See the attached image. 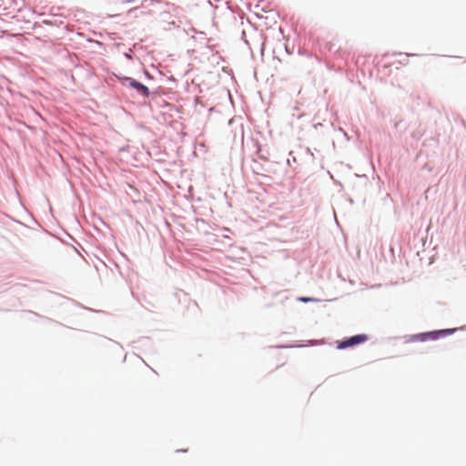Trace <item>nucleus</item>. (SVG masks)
I'll return each mask as SVG.
<instances>
[{
	"instance_id": "f257e3e1",
	"label": "nucleus",
	"mask_w": 466,
	"mask_h": 466,
	"mask_svg": "<svg viewBox=\"0 0 466 466\" xmlns=\"http://www.w3.org/2000/svg\"><path fill=\"white\" fill-rule=\"evenodd\" d=\"M368 340V336L365 334H359L346 339L342 341L338 342L337 348L339 350H344L347 348L354 347L356 345L364 343Z\"/></svg>"
},
{
	"instance_id": "f03ea898",
	"label": "nucleus",
	"mask_w": 466,
	"mask_h": 466,
	"mask_svg": "<svg viewBox=\"0 0 466 466\" xmlns=\"http://www.w3.org/2000/svg\"><path fill=\"white\" fill-rule=\"evenodd\" d=\"M451 332H452L451 329H443V330H439V331L421 333V334L416 335L415 339H418L420 340L436 339L439 338V336L441 334L451 333Z\"/></svg>"
},
{
	"instance_id": "7ed1b4c3",
	"label": "nucleus",
	"mask_w": 466,
	"mask_h": 466,
	"mask_svg": "<svg viewBox=\"0 0 466 466\" xmlns=\"http://www.w3.org/2000/svg\"><path fill=\"white\" fill-rule=\"evenodd\" d=\"M130 86L132 87H134L135 89H137L143 96H149V90H148V88L145 85L133 80V81L130 82Z\"/></svg>"
},
{
	"instance_id": "20e7f679",
	"label": "nucleus",
	"mask_w": 466,
	"mask_h": 466,
	"mask_svg": "<svg viewBox=\"0 0 466 466\" xmlns=\"http://www.w3.org/2000/svg\"><path fill=\"white\" fill-rule=\"evenodd\" d=\"M300 300H301V301H304V302H308V301H309V300H311V299H309V298H301V299H300Z\"/></svg>"
}]
</instances>
